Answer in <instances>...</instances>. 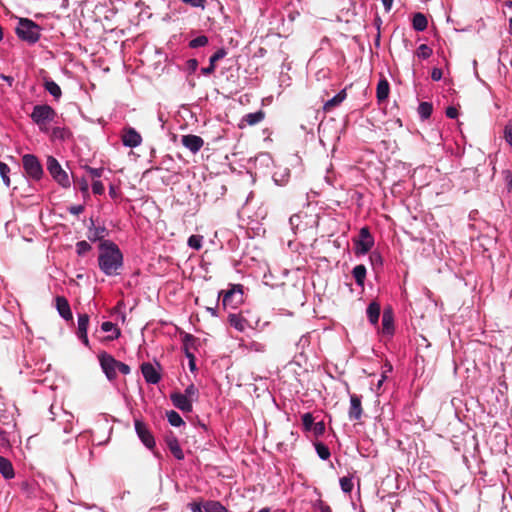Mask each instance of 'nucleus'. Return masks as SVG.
<instances>
[{
    "instance_id": "62",
    "label": "nucleus",
    "mask_w": 512,
    "mask_h": 512,
    "mask_svg": "<svg viewBox=\"0 0 512 512\" xmlns=\"http://www.w3.org/2000/svg\"><path fill=\"white\" fill-rule=\"evenodd\" d=\"M320 512H332L331 508L327 505L321 506Z\"/></svg>"
},
{
    "instance_id": "31",
    "label": "nucleus",
    "mask_w": 512,
    "mask_h": 512,
    "mask_svg": "<svg viewBox=\"0 0 512 512\" xmlns=\"http://www.w3.org/2000/svg\"><path fill=\"white\" fill-rule=\"evenodd\" d=\"M166 416H167V420L170 423V425H172L174 427H179L182 424H184V421L181 418V416L179 415V413H177L174 410L168 411L166 413Z\"/></svg>"
},
{
    "instance_id": "57",
    "label": "nucleus",
    "mask_w": 512,
    "mask_h": 512,
    "mask_svg": "<svg viewBox=\"0 0 512 512\" xmlns=\"http://www.w3.org/2000/svg\"><path fill=\"white\" fill-rule=\"evenodd\" d=\"M77 335L81 339L82 343L85 346L88 347L89 346V339H88L87 333H84V334L78 333Z\"/></svg>"
},
{
    "instance_id": "19",
    "label": "nucleus",
    "mask_w": 512,
    "mask_h": 512,
    "mask_svg": "<svg viewBox=\"0 0 512 512\" xmlns=\"http://www.w3.org/2000/svg\"><path fill=\"white\" fill-rule=\"evenodd\" d=\"M91 226L88 228V239L90 241H101L103 238L108 236L109 232L104 226H94L93 219H90Z\"/></svg>"
},
{
    "instance_id": "28",
    "label": "nucleus",
    "mask_w": 512,
    "mask_h": 512,
    "mask_svg": "<svg viewBox=\"0 0 512 512\" xmlns=\"http://www.w3.org/2000/svg\"><path fill=\"white\" fill-rule=\"evenodd\" d=\"M205 512H228V510L219 502L208 500L203 503Z\"/></svg>"
},
{
    "instance_id": "50",
    "label": "nucleus",
    "mask_w": 512,
    "mask_h": 512,
    "mask_svg": "<svg viewBox=\"0 0 512 512\" xmlns=\"http://www.w3.org/2000/svg\"><path fill=\"white\" fill-rule=\"evenodd\" d=\"M192 512H205L203 508V504L192 502L188 505Z\"/></svg>"
},
{
    "instance_id": "7",
    "label": "nucleus",
    "mask_w": 512,
    "mask_h": 512,
    "mask_svg": "<svg viewBox=\"0 0 512 512\" xmlns=\"http://www.w3.org/2000/svg\"><path fill=\"white\" fill-rule=\"evenodd\" d=\"M23 168L28 177L40 180L43 175V168L38 158L33 154H25L22 157Z\"/></svg>"
},
{
    "instance_id": "25",
    "label": "nucleus",
    "mask_w": 512,
    "mask_h": 512,
    "mask_svg": "<svg viewBox=\"0 0 512 512\" xmlns=\"http://www.w3.org/2000/svg\"><path fill=\"white\" fill-rule=\"evenodd\" d=\"M366 312L371 324H377L380 316V305L377 302H371L368 305Z\"/></svg>"
},
{
    "instance_id": "2",
    "label": "nucleus",
    "mask_w": 512,
    "mask_h": 512,
    "mask_svg": "<svg viewBox=\"0 0 512 512\" xmlns=\"http://www.w3.org/2000/svg\"><path fill=\"white\" fill-rule=\"evenodd\" d=\"M15 31L21 40L30 44H34L40 39V26L28 18H21Z\"/></svg>"
},
{
    "instance_id": "45",
    "label": "nucleus",
    "mask_w": 512,
    "mask_h": 512,
    "mask_svg": "<svg viewBox=\"0 0 512 512\" xmlns=\"http://www.w3.org/2000/svg\"><path fill=\"white\" fill-rule=\"evenodd\" d=\"M74 183H75V185H77V186H78V188H79L82 192H84V193H88V188H89V186H88V182H87V180H86V179H84V178H76V179H74Z\"/></svg>"
},
{
    "instance_id": "12",
    "label": "nucleus",
    "mask_w": 512,
    "mask_h": 512,
    "mask_svg": "<svg viewBox=\"0 0 512 512\" xmlns=\"http://www.w3.org/2000/svg\"><path fill=\"white\" fill-rule=\"evenodd\" d=\"M363 414L361 396L357 394L350 395V407L348 416L350 420H359Z\"/></svg>"
},
{
    "instance_id": "52",
    "label": "nucleus",
    "mask_w": 512,
    "mask_h": 512,
    "mask_svg": "<svg viewBox=\"0 0 512 512\" xmlns=\"http://www.w3.org/2000/svg\"><path fill=\"white\" fill-rule=\"evenodd\" d=\"M442 75H443V72L441 69L439 68H434L432 70V73H431V78L434 80V81H439L441 80L442 78Z\"/></svg>"
},
{
    "instance_id": "48",
    "label": "nucleus",
    "mask_w": 512,
    "mask_h": 512,
    "mask_svg": "<svg viewBox=\"0 0 512 512\" xmlns=\"http://www.w3.org/2000/svg\"><path fill=\"white\" fill-rule=\"evenodd\" d=\"M117 366V371L121 372L122 374L127 375L130 373V367L127 364L118 361Z\"/></svg>"
},
{
    "instance_id": "38",
    "label": "nucleus",
    "mask_w": 512,
    "mask_h": 512,
    "mask_svg": "<svg viewBox=\"0 0 512 512\" xmlns=\"http://www.w3.org/2000/svg\"><path fill=\"white\" fill-rule=\"evenodd\" d=\"M10 172V168L7 164L0 161V175L3 179L4 184L9 187L10 186V178L8 173Z\"/></svg>"
},
{
    "instance_id": "37",
    "label": "nucleus",
    "mask_w": 512,
    "mask_h": 512,
    "mask_svg": "<svg viewBox=\"0 0 512 512\" xmlns=\"http://www.w3.org/2000/svg\"><path fill=\"white\" fill-rule=\"evenodd\" d=\"M208 44V37L205 35H200L194 39H192L189 43L191 48L203 47Z\"/></svg>"
},
{
    "instance_id": "41",
    "label": "nucleus",
    "mask_w": 512,
    "mask_h": 512,
    "mask_svg": "<svg viewBox=\"0 0 512 512\" xmlns=\"http://www.w3.org/2000/svg\"><path fill=\"white\" fill-rule=\"evenodd\" d=\"M227 55L224 48L218 49L209 59V63L216 66V62L223 59Z\"/></svg>"
},
{
    "instance_id": "20",
    "label": "nucleus",
    "mask_w": 512,
    "mask_h": 512,
    "mask_svg": "<svg viewBox=\"0 0 512 512\" xmlns=\"http://www.w3.org/2000/svg\"><path fill=\"white\" fill-rule=\"evenodd\" d=\"M166 444L170 452L177 460L184 459V453L179 445L178 439L172 433L166 437Z\"/></svg>"
},
{
    "instance_id": "10",
    "label": "nucleus",
    "mask_w": 512,
    "mask_h": 512,
    "mask_svg": "<svg viewBox=\"0 0 512 512\" xmlns=\"http://www.w3.org/2000/svg\"><path fill=\"white\" fill-rule=\"evenodd\" d=\"M181 143L185 148H187L193 154H196L203 147L204 140L200 136L188 134V135L182 136Z\"/></svg>"
},
{
    "instance_id": "47",
    "label": "nucleus",
    "mask_w": 512,
    "mask_h": 512,
    "mask_svg": "<svg viewBox=\"0 0 512 512\" xmlns=\"http://www.w3.org/2000/svg\"><path fill=\"white\" fill-rule=\"evenodd\" d=\"M446 116L451 119H455L458 116V110L454 106H449L446 109Z\"/></svg>"
},
{
    "instance_id": "24",
    "label": "nucleus",
    "mask_w": 512,
    "mask_h": 512,
    "mask_svg": "<svg viewBox=\"0 0 512 512\" xmlns=\"http://www.w3.org/2000/svg\"><path fill=\"white\" fill-rule=\"evenodd\" d=\"M43 86L45 90L48 91L54 97V99H60L62 91L60 86L55 81L45 78Z\"/></svg>"
},
{
    "instance_id": "4",
    "label": "nucleus",
    "mask_w": 512,
    "mask_h": 512,
    "mask_svg": "<svg viewBox=\"0 0 512 512\" xmlns=\"http://www.w3.org/2000/svg\"><path fill=\"white\" fill-rule=\"evenodd\" d=\"M30 116L39 128L44 130V126L55 120L57 113L51 106L42 104L35 105Z\"/></svg>"
},
{
    "instance_id": "5",
    "label": "nucleus",
    "mask_w": 512,
    "mask_h": 512,
    "mask_svg": "<svg viewBox=\"0 0 512 512\" xmlns=\"http://www.w3.org/2000/svg\"><path fill=\"white\" fill-rule=\"evenodd\" d=\"M353 241L354 253L358 256L368 253L374 245V238L366 226L360 229L358 237Z\"/></svg>"
},
{
    "instance_id": "60",
    "label": "nucleus",
    "mask_w": 512,
    "mask_h": 512,
    "mask_svg": "<svg viewBox=\"0 0 512 512\" xmlns=\"http://www.w3.org/2000/svg\"><path fill=\"white\" fill-rule=\"evenodd\" d=\"M195 340V337L191 334H186L184 336V344L187 345L190 341H194Z\"/></svg>"
},
{
    "instance_id": "55",
    "label": "nucleus",
    "mask_w": 512,
    "mask_h": 512,
    "mask_svg": "<svg viewBox=\"0 0 512 512\" xmlns=\"http://www.w3.org/2000/svg\"><path fill=\"white\" fill-rule=\"evenodd\" d=\"M187 64H188V67L193 71H195L198 67V61L196 59L188 60Z\"/></svg>"
},
{
    "instance_id": "13",
    "label": "nucleus",
    "mask_w": 512,
    "mask_h": 512,
    "mask_svg": "<svg viewBox=\"0 0 512 512\" xmlns=\"http://www.w3.org/2000/svg\"><path fill=\"white\" fill-rule=\"evenodd\" d=\"M122 142L125 146L134 148L141 144L142 137L134 128L129 127L124 129Z\"/></svg>"
},
{
    "instance_id": "43",
    "label": "nucleus",
    "mask_w": 512,
    "mask_h": 512,
    "mask_svg": "<svg viewBox=\"0 0 512 512\" xmlns=\"http://www.w3.org/2000/svg\"><path fill=\"white\" fill-rule=\"evenodd\" d=\"M302 423L306 430H311L314 424V418L310 413H305L302 416Z\"/></svg>"
},
{
    "instance_id": "33",
    "label": "nucleus",
    "mask_w": 512,
    "mask_h": 512,
    "mask_svg": "<svg viewBox=\"0 0 512 512\" xmlns=\"http://www.w3.org/2000/svg\"><path fill=\"white\" fill-rule=\"evenodd\" d=\"M182 395L185 396L186 398L190 399L193 402L198 399L199 391L194 384H190L189 386L186 387V389H185L184 393H182Z\"/></svg>"
},
{
    "instance_id": "14",
    "label": "nucleus",
    "mask_w": 512,
    "mask_h": 512,
    "mask_svg": "<svg viewBox=\"0 0 512 512\" xmlns=\"http://www.w3.org/2000/svg\"><path fill=\"white\" fill-rule=\"evenodd\" d=\"M141 372L145 381L149 384H157L161 379L158 370L149 362H144L141 365Z\"/></svg>"
},
{
    "instance_id": "8",
    "label": "nucleus",
    "mask_w": 512,
    "mask_h": 512,
    "mask_svg": "<svg viewBox=\"0 0 512 512\" xmlns=\"http://www.w3.org/2000/svg\"><path fill=\"white\" fill-rule=\"evenodd\" d=\"M98 360L106 377L110 381L116 379L118 360H116L112 355H110L106 351H101L98 354Z\"/></svg>"
},
{
    "instance_id": "51",
    "label": "nucleus",
    "mask_w": 512,
    "mask_h": 512,
    "mask_svg": "<svg viewBox=\"0 0 512 512\" xmlns=\"http://www.w3.org/2000/svg\"><path fill=\"white\" fill-rule=\"evenodd\" d=\"M313 430L316 435L322 434L325 430V425L323 422H317L313 424Z\"/></svg>"
},
{
    "instance_id": "64",
    "label": "nucleus",
    "mask_w": 512,
    "mask_h": 512,
    "mask_svg": "<svg viewBox=\"0 0 512 512\" xmlns=\"http://www.w3.org/2000/svg\"><path fill=\"white\" fill-rule=\"evenodd\" d=\"M504 6H506V7H508V8H512V0L505 1V2H504Z\"/></svg>"
},
{
    "instance_id": "6",
    "label": "nucleus",
    "mask_w": 512,
    "mask_h": 512,
    "mask_svg": "<svg viewBox=\"0 0 512 512\" xmlns=\"http://www.w3.org/2000/svg\"><path fill=\"white\" fill-rule=\"evenodd\" d=\"M47 170L55 181L62 187L67 188L70 186V180L67 172L62 169L58 160L53 156L47 157Z\"/></svg>"
},
{
    "instance_id": "49",
    "label": "nucleus",
    "mask_w": 512,
    "mask_h": 512,
    "mask_svg": "<svg viewBox=\"0 0 512 512\" xmlns=\"http://www.w3.org/2000/svg\"><path fill=\"white\" fill-rule=\"evenodd\" d=\"M69 212L74 215H79L84 211L83 205H73L68 208Z\"/></svg>"
},
{
    "instance_id": "35",
    "label": "nucleus",
    "mask_w": 512,
    "mask_h": 512,
    "mask_svg": "<svg viewBox=\"0 0 512 512\" xmlns=\"http://www.w3.org/2000/svg\"><path fill=\"white\" fill-rule=\"evenodd\" d=\"M202 239H203V237L201 235H191L188 238L187 243H188L189 247H191L195 250H200L202 247Z\"/></svg>"
},
{
    "instance_id": "26",
    "label": "nucleus",
    "mask_w": 512,
    "mask_h": 512,
    "mask_svg": "<svg viewBox=\"0 0 512 512\" xmlns=\"http://www.w3.org/2000/svg\"><path fill=\"white\" fill-rule=\"evenodd\" d=\"M428 20L426 16L420 12L414 14L412 26L416 31H424L427 28Z\"/></svg>"
},
{
    "instance_id": "16",
    "label": "nucleus",
    "mask_w": 512,
    "mask_h": 512,
    "mask_svg": "<svg viewBox=\"0 0 512 512\" xmlns=\"http://www.w3.org/2000/svg\"><path fill=\"white\" fill-rule=\"evenodd\" d=\"M382 332L385 335H393L394 333V316L391 308L384 309L382 314Z\"/></svg>"
},
{
    "instance_id": "46",
    "label": "nucleus",
    "mask_w": 512,
    "mask_h": 512,
    "mask_svg": "<svg viewBox=\"0 0 512 512\" xmlns=\"http://www.w3.org/2000/svg\"><path fill=\"white\" fill-rule=\"evenodd\" d=\"M92 191L96 195H101L104 193V185L99 180H94L92 183Z\"/></svg>"
},
{
    "instance_id": "3",
    "label": "nucleus",
    "mask_w": 512,
    "mask_h": 512,
    "mask_svg": "<svg viewBox=\"0 0 512 512\" xmlns=\"http://www.w3.org/2000/svg\"><path fill=\"white\" fill-rule=\"evenodd\" d=\"M219 298H222L224 309H237L244 302L243 286L240 284L231 285L229 290H221L219 292Z\"/></svg>"
},
{
    "instance_id": "9",
    "label": "nucleus",
    "mask_w": 512,
    "mask_h": 512,
    "mask_svg": "<svg viewBox=\"0 0 512 512\" xmlns=\"http://www.w3.org/2000/svg\"><path fill=\"white\" fill-rule=\"evenodd\" d=\"M135 430L142 443L148 449L152 450L153 448H155L156 444L154 436L152 435V433L150 432V430L148 429L147 425L144 422L140 420H135Z\"/></svg>"
},
{
    "instance_id": "61",
    "label": "nucleus",
    "mask_w": 512,
    "mask_h": 512,
    "mask_svg": "<svg viewBox=\"0 0 512 512\" xmlns=\"http://www.w3.org/2000/svg\"><path fill=\"white\" fill-rule=\"evenodd\" d=\"M370 259H371L372 262L379 261L381 259V256L378 253L373 252L370 255Z\"/></svg>"
},
{
    "instance_id": "1",
    "label": "nucleus",
    "mask_w": 512,
    "mask_h": 512,
    "mask_svg": "<svg viewBox=\"0 0 512 512\" xmlns=\"http://www.w3.org/2000/svg\"><path fill=\"white\" fill-rule=\"evenodd\" d=\"M101 250L98 262L103 273L108 276L118 275V270L123 265V255L119 247L112 241L105 240L99 245Z\"/></svg>"
},
{
    "instance_id": "54",
    "label": "nucleus",
    "mask_w": 512,
    "mask_h": 512,
    "mask_svg": "<svg viewBox=\"0 0 512 512\" xmlns=\"http://www.w3.org/2000/svg\"><path fill=\"white\" fill-rule=\"evenodd\" d=\"M215 69L216 66L209 63V66L201 69V73L206 76L211 75L212 73H214Z\"/></svg>"
},
{
    "instance_id": "39",
    "label": "nucleus",
    "mask_w": 512,
    "mask_h": 512,
    "mask_svg": "<svg viewBox=\"0 0 512 512\" xmlns=\"http://www.w3.org/2000/svg\"><path fill=\"white\" fill-rule=\"evenodd\" d=\"M91 249H92L91 245L85 240L79 241L76 244V251L79 256H83L85 253H87Z\"/></svg>"
},
{
    "instance_id": "23",
    "label": "nucleus",
    "mask_w": 512,
    "mask_h": 512,
    "mask_svg": "<svg viewBox=\"0 0 512 512\" xmlns=\"http://www.w3.org/2000/svg\"><path fill=\"white\" fill-rule=\"evenodd\" d=\"M0 473L5 479H12L15 476L11 461L3 456H0Z\"/></svg>"
},
{
    "instance_id": "27",
    "label": "nucleus",
    "mask_w": 512,
    "mask_h": 512,
    "mask_svg": "<svg viewBox=\"0 0 512 512\" xmlns=\"http://www.w3.org/2000/svg\"><path fill=\"white\" fill-rule=\"evenodd\" d=\"M352 274L356 284L359 286H364V281L366 278V267L363 264L356 265L352 270Z\"/></svg>"
},
{
    "instance_id": "36",
    "label": "nucleus",
    "mask_w": 512,
    "mask_h": 512,
    "mask_svg": "<svg viewBox=\"0 0 512 512\" xmlns=\"http://www.w3.org/2000/svg\"><path fill=\"white\" fill-rule=\"evenodd\" d=\"M432 53V49L426 44H421L416 51L417 56L423 59L429 58Z\"/></svg>"
},
{
    "instance_id": "17",
    "label": "nucleus",
    "mask_w": 512,
    "mask_h": 512,
    "mask_svg": "<svg viewBox=\"0 0 512 512\" xmlns=\"http://www.w3.org/2000/svg\"><path fill=\"white\" fill-rule=\"evenodd\" d=\"M229 324L234 327L239 332L245 331V329L250 326L248 321L243 317L242 312L240 313H229L228 316Z\"/></svg>"
},
{
    "instance_id": "18",
    "label": "nucleus",
    "mask_w": 512,
    "mask_h": 512,
    "mask_svg": "<svg viewBox=\"0 0 512 512\" xmlns=\"http://www.w3.org/2000/svg\"><path fill=\"white\" fill-rule=\"evenodd\" d=\"M265 118V112L263 110H259L253 113L246 114L240 124V128H244L246 125L254 126L258 123H260Z\"/></svg>"
},
{
    "instance_id": "22",
    "label": "nucleus",
    "mask_w": 512,
    "mask_h": 512,
    "mask_svg": "<svg viewBox=\"0 0 512 512\" xmlns=\"http://www.w3.org/2000/svg\"><path fill=\"white\" fill-rule=\"evenodd\" d=\"M347 93L346 90H341L337 95H335L333 98L325 102L323 106V110L325 112H330L333 108L340 105L345 99H346Z\"/></svg>"
},
{
    "instance_id": "58",
    "label": "nucleus",
    "mask_w": 512,
    "mask_h": 512,
    "mask_svg": "<svg viewBox=\"0 0 512 512\" xmlns=\"http://www.w3.org/2000/svg\"><path fill=\"white\" fill-rule=\"evenodd\" d=\"M386 11H389L392 7L393 0H381Z\"/></svg>"
},
{
    "instance_id": "59",
    "label": "nucleus",
    "mask_w": 512,
    "mask_h": 512,
    "mask_svg": "<svg viewBox=\"0 0 512 512\" xmlns=\"http://www.w3.org/2000/svg\"><path fill=\"white\" fill-rule=\"evenodd\" d=\"M299 220L300 216L295 214L290 217L289 222L292 226H294Z\"/></svg>"
},
{
    "instance_id": "29",
    "label": "nucleus",
    "mask_w": 512,
    "mask_h": 512,
    "mask_svg": "<svg viewBox=\"0 0 512 512\" xmlns=\"http://www.w3.org/2000/svg\"><path fill=\"white\" fill-rule=\"evenodd\" d=\"M101 329L104 331V332H110V331H113L114 334L113 335H109L107 337L108 340H114V339H117L120 337L121 335V331L120 329L112 322L110 321H106V322H103L102 325H101Z\"/></svg>"
},
{
    "instance_id": "11",
    "label": "nucleus",
    "mask_w": 512,
    "mask_h": 512,
    "mask_svg": "<svg viewBox=\"0 0 512 512\" xmlns=\"http://www.w3.org/2000/svg\"><path fill=\"white\" fill-rule=\"evenodd\" d=\"M170 400L173 405L184 413H190L193 410L192 401L180 392H174L170 394Z\"/></svg>"
},
{
    "instance_id": "21",
    "label": "nucleus",
    "mask_w": 512,
    "mask_h": 512,
    "mask_svg": "<svg viewBox=\"0 0 512 512\" xmlns=\"http://www.w3.org/2000/svg\"><path fill=\"white\" fill-rule=\"evenodd\" d=\"M390 86L386 78H381L377 84L376 97L378 102L385 101L389 96Z\"/></svg>"
},
{
    "instance_id": "15",
    "label": "nucleus",
    "mask_w": 512,
    "mask_h": 512,
    "mask_svg": "<svg viewBox=\"0 0 512 512\" xmlns=\"http://www.w3.org/2000/svg\"><path fill=\"white\" fill-rule=\"evenodd\" d=\"M55 301L56 309L60 316L64 318L66 321L73 320V314L68 300L64 296H57Z\"/></svg>"
},
{
    "instance_id": "30",
    "label": "nucleus",
    "mask_w": 512,
    "mask_h": 512,
    "mask_svg": "<svg viewBox=\"0 0 512 512\" xmlns=\"http://www.w3.org/2000/svg\"><path fill=\"white\" fill-rule=\"evenodd\" d=\"M433 111V105L430 102H421L418 106V113L422 119H428Z\"/></svg>"
},
{
    "instance_id": "42",
    "label": "nucleus",
    "mask_w": 512,
    "mask_h": 512,
    "mask_svg": "<svg viewBox=\"0 0 512 512\" xmlns=\"http://www.w3.org/2000/svg\"><path fill=\"white\" fill-rule=\"evenodd\" d=\"M84 169L89 173L92 179L100 178L104 171V168H92L90 166H85Z\"/></svg>"
},
{
    "instance_id": "44",
    "label": "nucleus",
    "mask_w": 512,
    "mask_h": 512,
    "mask_svg": "<svg viewBox=\"0 0 512 512\" xmlns=\"http://www.w3.org/2000/svg\"><path fill=\"white\" fill-rule=\"evenodd\" d=\"M504 138L506 142L512 146V121H509L504 129Z\"/></svg>"
},
{
    "instance_id": "63",
    "label": "nucleus",
    "mask_w": 512,
    "mask_h": 512,
    "mask_svg": "<svg viewBox=\"0 0 512 512\" xmlns=\"http://www.w3.org/2000/svg\"><path fill=\"white\" fill-rule=\"evenodd\" d=\"M375 24L377 25V29L379 30V29H380V24H381V19H380V17H376V19H375Z\"/></svg>"
},
{
    "instance_id": "34",
    "label": "nucleus",
    "mask_w": 512,
    "mask_h": 512,
    "mask_svg": "<svg viewBox=\"0 0 512 512\" xmlns=\"http://www.w3.org/2000/svg\"><path fill=\"white\" fill-rule=\"evenodd\" d=\"M315 448H316L318 456L321 459L327 460L330 457V450H329V448L325 444L317 443L315 445Z\"/></svg>"
},
{
    "instance_id": "40",
    "label": "nucleus",
    "mask_w": 512,
    "mask_h": 512,
    "mask_svg": "<svg viewBox=\"0 0 512 512\" xmlns=\"http://www.w3.org/2000/svg\"><path fill=\"white\" fill-rule=\"evenodd\" d=\"M340 486L343 492L350 493L353 489L352 478L342 477L340 478Z\"/></svg>"
},
{
    "instance_id": "56",
    "label": "nucleus",
    "mask_w": 512,
    "mask_h": 512,
    "mask_svg": "<svg viewBox=\"0 0 512 512\" xmlns=\"http://www.w3.org/2000/svg\"><path fill=\"white\" fill-rule=\"evenodd\" d=\"M0 79L6 81L10 87L13 85L14 79L11 76L0 74Z\"/></svg>"
},
{
    "instance_id": "53",
    "label": "nucleus",
    "mask_w": 512,
    "mask_h": 512,
    "mask_svg": "<svg viewBox=\"0 0 512 512\" xmlns=\"http://www.w3.org/2000/svg\"><path fill=\"white\" fill-rule=\"evenodd\" d=\"M184 3L191 5L192 7H203L205 0H182Z\"/></svg>"
},
{
    "instance_id": "32",
    "label": "nucleus",
    "mask_w": 512,
    "mask_h": 512,
    "mask_svg": "<svg viewBox=\"0 0 512 512\" xmlns=\"http://www.w3.org/2000/svg\"><path fill=\"white\" fill-rule=\"evenodd\" d=\"M89 325V316L87 314H80L78 316V333L84 334L87 333Z\"/></svg>"
}]
</instances>
